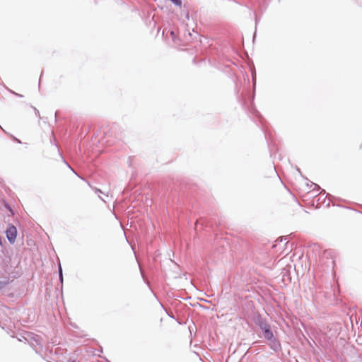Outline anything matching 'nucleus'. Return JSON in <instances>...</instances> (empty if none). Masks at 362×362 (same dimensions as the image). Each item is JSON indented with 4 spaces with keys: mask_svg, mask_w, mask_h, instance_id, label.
<instances>
[{
    "mask_svg": "<svg viewBox=\"0 0 362 362\" xmlns=\"http://www.w3.org/2000/svg\"><path fill=\"white\" fill-rule=\"evenodd\" d=\"M6 238L8 240V241L13 244L15 243L16 236H17V229L13 225H8L6 231Z\"/></svg>",
    "mask_w": 362,
    "mask_h": 362,
    "instance_id": "nucleus-1",
    "label": "nucleus"
},
{
    "mask_svg": "<svg viewBox=\"0 0 362 362\" xmlns=\"http://www.w3.org/2000/svg\"><path fill=\"white\" fill-rule=\"evenodd\" d=\"M334 252L332 250H325L322 255L321 259L326 264L328 259H332V264L334 265Z\"/></svg>",
    "mask_w": 362,
    "mask_h": 362,
    "instance_id": "nucleus-2",
    "label": "nucleus"
},
{
    "mask_svg": "<svg viewBox=\"0 0 362 362\" xmlns=\"http://www.w3.org/2000/svg\"><path fill=\"white\" fill-rule=\"evenodd\" d=\"M261 327L264 332V337L267 339H272L273 338V333L270 329L269 325L267 324H264V325H262Z\"/></svg>",
    "mask_w": 362,
    "mask_h": 362,
    "instance_id": "nucleus-3",
    "label": "nucleus"
},
{
    "mask_svg": "<svg viewBox=\"0 0 362 362\" xmlns=\"http://www.w3.org/2000/svg\"><path fill=\"white\" fill-rule=\"evenodd\" d=\"M170 35L172 36L173 41L175 42L176 41V36H175V32L174 31H171L170 32Z\"/></svg>",
    "mask_w": 362,
    "mask_h": 362,
    "instance_id": "nucleus-4",
    "label": "nucleus"
},
{
    "mask_svg": "<svg viewBox=\"0 0 362 362\" xmlns=\"http://www.w3.org/2000/svg\"><path fill=\"white\" fill-rule=\"evenodd\" d=\"M172 2H173L176 5H180L181 1L180 0H170Z\"/></svg>",
    "mask_w": 362,
    "mask_h": 362,
    "instance_id": "nucleus-5",
    "label": "nucleus"
}]
</instances>
